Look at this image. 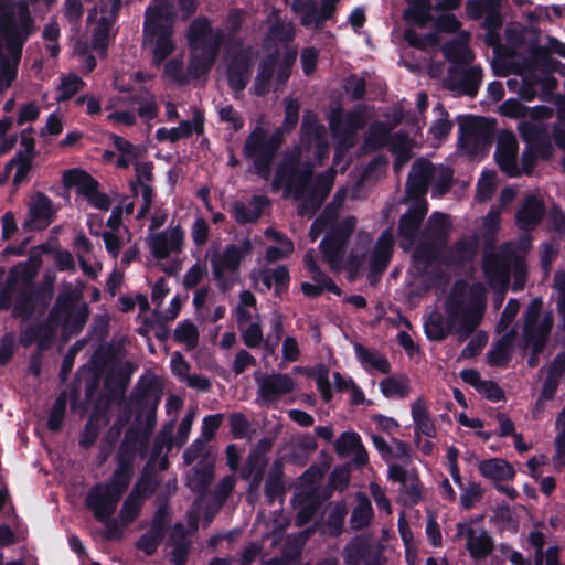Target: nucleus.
<instances>
[{
	"label": "nucleus",
	"instance_id": "obj_1",
	"mask_svg": "<svg viewBox=\"0 0 565 565\" xmlns=\"http://www.w3.org/2000/svg\"><path fill=\"white\" fill-rule=\"evenodd\" d=\"M284 103L282 125L277 127L269 137L263 127L256 126L247 136L243 147L244 156L253 159L254 173L266 181L271 175L274 159L285 142V134L294 131L299 121V102L295 98H285Z\"/></svg>",
	"mask_w": 565,
	"mask_h": 565
},
{
	"label": "nucleus",
	"instance_id": "obj_2",
	"mask_svg": "<svg viewBox=\"0 0 565 565\" xmlns=\"http://www.w3.org/2000/svg\"><path fill=\"white\" fill-rule=\"evenodd\" d=\"M225 32L214 30L209 18L202 15L195 18L186 31V40L192 51L201 50L193 55L188 65V71L193 78H200L211 72L221 47L225 42Z\"/></svg>",
	"mask_w": 565,
	"mask_h": 565
},
{
	"label": "nucleus",
	"instance_id": "obj_3",
	"mask_svg": "<svg viewBox=\"0 0 565 565\" xmlns=\"http://www.w3.org/2000/svg\"><path fill=\"white\" fill-rule=\"evenodd\" d=\"M161 402V388L157 377L147 379L141 376L135 385L129 396V402L125 404L124 414L118 417V423L126 424L135 407V423L149 436L156 427L157 409Z\"/></svg>",
	"mask_w": 565,
	"mask_h": 565
},
{
	"label": "nucleus",
	"instance_id": "obj_4",
	"mask_svg": "<svg viewBox=\"0 0 565 565\" xmlns=\"http://www.w3.org/2000/svg\"><path fill=\"white\" fill-rule=\"evenodd\" d=\"M355 226L356 218L347 216L333 224L320 242L319 248L322 259L329 265L331 271L340 273L343 269L349 241L355 231Z\"/></svg>",
	"mask_w": 565,
	"mask_h": 565
},
{
	"label": "nucleus",
	"instance_id": "obj_5",
	"mask_svg": "<svg viewBox=\"0 0 565 565\" xmlns=\"http://www.w3.org/2000/svg\"><path fill=\"white\" fill-rule=\"evenodd\" d=\"M459 141L462 142L468 151L478 153L488 150L493 140L494 124L492 120L482 116L458 117Z\"/></svg>",
	"mask_w": 565,
	"mask_h": 565
},
{
	"label": "nucleus",
	"instance_id": "obj_6",
	"mask_svg": "<svg viewBox=\"0 0 565 565\" xmlns=\"http://www.w3.org/2000/svg\"><path fill=\"white\" fill-rule=\"evenodd\" d=\"M241 255L237 245H226L222 254L215 253L211 258L213 279L223 292L231 290L238 280Z\"/></svg>",
	"mask_w": 565,
	"mask_h": 565
},
{
	"label": "nucleus",
	"instance_id": "obj_7",
	"mask_svg": "<svg viewBox=\"0 0 565 565\" xmlns=\"http://www.w3.org/2000/svg\"><path fill=\"white\" fill-rule=\"evenodd\" d=\"M255 381L258 385L256 401L263 405L277 403L295 388L294 379L286 373L256 374Z\"/></svg>",
	"mask_w": 565,
	"mask_h": 565
},
{
	"label": "nucleus",
	"instance_id": "obj_8",
	"mask_svg": "<svg viewBox=\"0 0 565 565\" xmlns=\"http://www.w3.org/2000/svg\"><path fill=\"white\" fill-rule=\"evenodd\" d=\"M122 497L104 482L94 484L85 499L86 508L93 513L96 521H108L117 510Z\"/></svg>",
	"mask_w": 565,
	"mask_h": 565
},
{
	"label": "nucleus",
	"instance_id": "obj_9",
	"mask_svg": "<svg viewBox=\"0 0 565 565\" xmlns=\"http://www.w3.org/2000/svg\"><path fill=\"white\" fill-rule=\"evenodd\" d=\"M482 82V70L480 66L462 68L450 65L447 70V78L444 87L448 90L459 92L461 95L476 97Z\"/></svg>",
	"mask_w": 565,
	"mask_h": 565
},
{
	"label": "nucleus",
	"instance_id": "obj_10",
	"mask_svg": "<svg viewBox=\"0 0 565 565\" xmlns=\"http://www.w3.org/2000/svg\"><path fill=\"white\" fill-rule=\"evenodd\" d=\"M366 126L365 111L353 109L343 114L341 106L332 109L329 116V127L334 137L341 139L352 138L359 130Z\"/></svg>",
	"mask_w": 565,
	"mask_h": 565
},
{
	"label": "nucleus",
	"instance_id": "obj_11",
	"mask_svg": "<svg viewBox=\"0 0 565 565\" xmlns=\"http://www.w3.org/2000/svg\"><path fill=\"white\" fill-rule=\"evenodd\" d=\"M457 536L466 539V550L475 562L486 559L494 550V540L490 533L486 529L478 533L470 523H458Z\"/></svg>",
	"mask_w": 565,
	"mask_h": 565
},
{
	"label": "nucleus",
	"instance_id": "obj_12",
	"mask_svg": "<svg viewBox=\"0 0 565 565\" xmlns=\"http://www.w3.org/2000/svg\"><path fill=\"white\" fill-rule=\"evenodd\" d=\"M545 214L544 201L539 195L530 193L524 196L516 210L514 222L520 231L530 233L542 223Z\"/></svg>",
	"mask_w": 565,
	"mask_h": 565
},
{
	"label": "nucleus",
	"instance_id": "obj_13",
	"mask_svg": "<svg viewBox=\"0 0 565 565\" xmlns=\"http://www.w3.org/2000/svg\"><path fill=\"white\" fill-rule=\"evenodd\" d=\"M518 140L512 132H504L499 137L494 160L500 171L509 178L522 175V171L518 166Z\"/></svg>",
	"mask_w": 565,
	"mask_h": 565
},
{
	"label": "nucleus",
	"instance_id": "obj_14",
	"mask_svg": "<svg viewBox=\"0 0 565 565\" xmlns=\"http://www.w3.org/2000/svg\"><path fill=\"white\" fill-rule=\"evenodd\" d=\"M394 235L391 227L377 237L369 260V277H380L387 269L394 253Z\"/></svg>",
	"mask_w": 565,
	"mask_h": 565
},
{
	"label": "nucleus",
	"instance_id": "obj_15",
	"mask_svg": "<svg viewBox=\"0 0 565 565\" xmlns=\"http://www.w3.org/2000/svg\"><path fill=\"white\" fill-rule=\"evenodd\" d=\"M253 60L249 50H241L233 55L226 70L227 83L232 90L243 92L252 76Z\"/></svg>",
	"mask_w": 565,
	"mask_h": 565
},
{
	"label": "nucleus",
	"instance_id": "obj_16",
	"mask_svg": "<svg viewBox=\"0 0 565 565\" xmlns=\"http://www.w3.org/2000/svg\"><path fill=\"white\" fill-rule=\"evenodd\" d=\"M435 177L434 164L425 159H418L412 166L407 179V194L414 200H426L425 195Z\"/></svg>",
	"mask_w": 565,
	"mask_h": 565
},
{
	"label": "nucleus",
	"instance_id": "obj_17",
	"mask_svg": "<svg viewBox=\"0 0 565 565\" xmlns=\"http://www.w3.org/2000/svg\"><path fill=\"white\" fill-rule=\"evenodd\" d=\"M542 309L543 300L540 297L532 299L526 307L523 315V338L531 339L533 335H542L545 329L546 335H550L554 323L553 315L552 312H546L541 321H539Z\"/></svg>",
	"mask_w": 565,
	"mask_h": 565
},
{
	"label": "nucleus",
	"instance_id": "obj_18",
	"mask_svg": "<svg viewBox=\"0 0 565 565\" xmlns=\"http://www.w3.org/2000/svg\"><path fill=\"white\" fill-rule=\"evenodd\" d=\"M415 202L399 217L397 234L411 245L414 244L423 221L428 211L426 200H414Z\"/></svg>",
	"mask_w": 565,
	"mask_h": 565
},
{
	"label": "nucleus",
	"instance_id": "obj_19",
	"mask_svg": "<svg viewBox=\"0 0 565 565\" xmlns=\"http://www.w3.org/2000/svg\"><path fill=\"white\" fill-rule=\"evenodd\" d=\"M533 39L529 44V58L527 65L533 70H537L545 75L555 73L561 62L551 56L548 47L539 44L540 41V29L532 26Z\"/></svg>",
	"mask_w": 565,
	"mask_h": 565
},
{
	"label": "nucleus",
	"instance_id": "obj_20",
	"mask_svg": "<svg viewBox=\"0 0 565 565\" xmlns=\"http://www.w3.org/2000/svg\"><path fill=\"white\" fill-rule=\"evenodd\" d=\"M184 231L180 225L173 227L170 233L160 232L149 241L151 254L157 259H166L170 253L180 252L183 245Z\"/></svg>",
	"mask_w": 565,
	"mask_h": 565
},
{
	"label": "nucleus",
	"instance_id": "obj_21",
	"mask_svg": "<svg viewBox=\"0 0 565 565\" xmlns=\"http://www.w3.org/2000/svg\"><path fill=\"white\" fill-rule=\"evenodd\" d=\"M29 213L30 220L23 224L24 228L29 231L44 230L56 217L52 200L42 192L38 193L35 201L30 206Z\"/></svg>",
	"mask_w": 565,
	"mask_h": 565
},
{
	"label": "nucleus",
	"instance_id": "obj_22",
	"mask_svg": "<svg viewBox=\"0 0 565 565\" xmlns=\"http://www.w3.org/2000/svg\"><path fill=\"white\" fill-rule=\"evenodd\" d=\"M270 204L266 195H253L248 204L236 201L233 203L231 213L239 225H246L257 222L266 206Z\"/></svg>",
	"mask_w": 565,
	"mask_h": 565
},
{
	"label": "nucleus",
	"instance_id": "obj_23",
	"mask_svg": "<svg viewBox=\"0 0 565 565\" xmlns=\"http://www.w3.org/2000/svg\"><path fill=\"white\" fill-rule=\"evenodd\" d=\"M0 28L6 40L8 52L14 61H19L26 39L21 35L18 23L11 12L3 13L0 20Z\"/></svg>",
	"mask_w": 565,
	"mask_h": 565
},
{
	"label": "nucleus",
	"instance_id": "obj_24",
	"mask_svg": "<svg viewBox=\"0 0 565 565\" xmlns=\"http://www.w3.org/2000/svg\"><path fill=\"white\" fill-rule=\"evenodd\" d=\"M131 373L132 365L127 363L125 366L106 376L104 384L108 392L109 399L119 404L125 402Z\"/></svg>",
	"mask_w": 565,
	"mask_h": 565
},
{
	"label": "nucleus",
	"instance_id": "obj_25",
	"mask_svg": "<svg viewBox=\"0 0 565 565\" xmlns=\"http://www.w3.org/2000/svg\"><path fill=\"white\" fill-rule=\"evenodd\" d=\"M82 297L81 290L73 289L71 284H66L49 311V320L60 324L62 317L71 313V310L77 306Z\"/></svg>",
	"mask_w": 565,
	"mask_h": 565
},
{
	"label": "nucleus",
	"instance_id": "obj_26",
	"mask_svg": "<svg viewBox=\"0 0 565 565\" xmlns=\"http://www.w3.org/2000/svg\"><path fill=\"white\" fill-rule=\"evenodd\" d=\"M478 470L482 477L492 480L494 486L502 481L513 480L516 473L515 469L502 458L481 460Z\"/></svg>",
	"mask_w": 565,
	"mask_h": 565
},
{
	"label": "nucleus",
	"instance_id": "obj_27",
	"mask_svg": "<svg viewBox=\"0 0 565 565\" xmlns=\"http://www.w3.org/2000/svg\"><path fill=\"white\" fill-rule=\"evenodd\" d=\"M63 184L71 189L76 186L77 193L88 199L99 186L98 181L87 171L73 168L63 172Z\"/></svg>",
	"mask_w": 565,
	"mask_h": 565
},
{
	"label": "nucleus",
	"instance_id": "obj_28",
	"mask_svg": "<svg viewBox=\"0 0 565 565\" xmlns=\"http://www.w3.org/2000/svg\"><path fill=\"white\" fill-rule=\"evenodd\" d=\"M56 324L54 321H46L34 323L28 327L23 331V342L24 344H31L36 342L39 348L46 349L51 343H53L56 334Z\"/></svg>",
	"mask_w": 565,
	"mask_h": 565
},
{
	"label": "nucleus",
	"instance_id": "obj_29",
	"mask_svg": "<svg viewBox=\"0 0 565 565\" xmlns=\"http://www.w3.org/2000/svg\"><path fill=\"white\" fill-rule=\"evenodd\" d=\"M473 303H470L462 310L458 318L459 327L455 328V333H459L462 339L471 334L479 326L484 310L483 299L473 297Z\"/></svg>",
	"mask_w": 565,
	"mask_h": 565
},
{
	"label": "nucleus",
	"instance_id": "obj_30",
	"mask_svg": "<svg viewBox=\"0 0 565 565\" xmlns=\"http://www.w3.org/2000/svg\"><path fill=\"white\" fill-rule=\"evenodd\" d=\"M482 271L489 284L505 285L510 279V265L495 254H487L482 260Z\"/></svg>",
	"mask_w": 565,
	"mask_h": 565
},
{
	"label": "nucleus",
	"instance_id": "obj_31",
	"mask_svg": "<svg viewBox=\"0 0 565 565\" xmlns=\"http://www.w3.org/2000/svg\"><path fill=\"white\" fill-rule=\"evenodd\" d=\"M412 417L415 423V440L417 445L420 443V435H425L428 438L436 437L435 423L430 417V414L422 399H416L412 404Z\"/></svg>",
	"mask_w": 565,
	"mask_h": 565
},
{
	"label": "nucleus",
	"instance_id": "obj_32",
	"mask_svg": "<svg viewBox=\"0 0 565 565\" xmlns=\"http://www.w3.org/2000/svg\"><path fill=\"white\" fill-rule=\"evenodd\" d=\"M456 323L450 322L440 312L434 311L424 323V331L428 340L440 342L449 334L455 333Z\"/></svg>",
	"mask_w": 565,
	"mask_h": 565
},
{
	"label": "nucleus",
	"instance_id": "obj_33",
	"mask_svg": "<svg viewBox=\"0 0 565 565\" xmlns=\"http://www.w3.org/2000/svg\"><path fill=\"white\" fill-rule=\"evenodd\" d=\"M353 349L356 359L364 369L372 367L382 374L391 372V364L387 358L376 350L369 349L361 343H354Z\"/></svg>",
	"mask_w": 565,
	"mask_h": 565
},
{
	"label": "nucleus",
	"instance_id": "obj_34",
	"mask_svg": "<svg viewBox=\"0 0 565 565\" xmlns=\"http://www.w3.org/2000/svg\"><path fill=\"white\" fill-rule=\"evenodd\" d=\"M312 178L310 168L298 169L295 164L288 166V180L286 190L294 192V198L300 200L305 198Z\"/></svg>",
	"mask_w": 565,
	"mask_h": 565
},
{
	"label": "nucleus",
	"instance_id": "obj_35",
	"mask_svg": "<svg viewBox=\"0 0 565 565\" xmlns=\"http://www.w3.org/2000/svg\"><path fill=\"white\" fill-rule=\"evenodd\" d=\"M204 113L200 109H195L192 120H182L178 127L169 129L171 142L175 143L180 139L191 137L193 134L198 136L202 135L204 132Z\"/></svg>",
	"mask_w": 565,
	"mask_h": 565
},
{
	"label": "nucleus",
	"instance_id": "obj_36",
	"mask_svg": "<svg viewBox=\"0 0 565 565\" xmlns=\"http://www.w3.org/2000/svg\"><path fill=\"white\" fill-rule=\"evenodd\" d=\"M158 29L161 32L148 35L151 38H156L153 49V64L156 66H159L166 58H168L175 47L172 41V26H160Z\"/></svg>",
	"mask_w": 565,
	"mask_h": 565
},
{
	"label": "nucleus",
	"instance_id": "obj_37",
	"mask_svg": "<svg viewBox=\"0 0 565 565\" xmlns=\"http://www.w3.org/2000/svg\"><path fill=\"white\" fill-rule=\"evenodd\" d=\"M374 516V511L370 499L360 493L358 504L354 507L350 518L351 527L355 531L367 527Z\"/></svg>",
	"mask_w": 565,
	"mask_h": 565
},
{
	"label": "nucleus",
	"instance_id": "obj_38",
	"mask_svg": "<svg viewBox=\"0 0 565 565\" xmlns=\"http://www.w3.org/2000/svg\"><path fill=\"white\" fill-rule=\"evenodd\" d=\"M167 532L168 531L150 523L149 530L136 541L135 546L147 556H152L163 542Z\"/></svg>",
	"mask_w": 565,
	"mask_h": 565
},
{
	"label": "nucleus",
	"instance_id": "obj_39",
	"mask_svg": "<svg viewBox=\"0 0 565 565\" xmlns=\"http://www.w3.org/2000/svg\"><path fill=\"white\" fill-rule=\"evenodd\" d=\"M438 257V249L431 242H423L418 244L412 254V264L424 274L434 264Z\"/></svg>",
	"mask_w": 565,
	"mask_h": 565
},
{
	"label": "nucleus",
	"instance_id": "obj_40",
	"mask_svg": "<svg viewBox=\"0 0 565 565\" xmlns=\"http://www.w3.org/2000/svg\"><path fill=\"white\" fill-rule=\"evenodd\" d=\"M159 487V479L154 471H149L145 468L139 479L134 484L130 493L139 498L141 501H146L150 498Z\"/></svg>",
	"mask_w": 565,
	"mask_h": 565
},
{
	"label": "nucleus",
	"instance_id": "obj_41",
	"mask_svg": "<svg viewBox=\"0 0 565 565\" xmlns=\"http://www.w3.org/2000/svg\"><path fill=\"white\" fill-rule=\"evenodd\" d=\"M36 308L38 306L29 288H20L15 297V302L12 309V316L14 318H20L22 321H28L33 317Z\"/></svg>",
	"mask_w": 565,
	"mask_h": 565
},
{
	"label": "nucleus",
	"instance_id": "obj_42",
	"mask_svg": "<svg viewBox=\"0 0 565 565\" xmlns=\"http://www.w3.org/2000/svg\"><path fill=\"white\" fill-rule=\"evenodd\" d=\"M430 10L431 4L428 0H411L404 18L408 23L423 28L430 19Z\"/></svg>",
	"mask_w": 565,
	"mask_h": 565
},
{
	"label": "nucleus",
	"instance_id": "obj_43",
	"mask_svg": "<svg viewBox=\"0 0 565 565\" xmlns=\"http://www.w3.org/2000/svg\"><path fill=\"white\" fill-rule=\"evenodd\" d=\"M527 146L533 149L536 157L548 160L553 156V146L550 137L540 129H533L524 136Z\"/></svg>",
	"mask_w": 565,
	"mask_h": 565
},
{
	"label": "nucleus",
	"instance_id": "obj_44",
	"mask_svg": "<svg viewBox=\"0 0 565 565\" xmlns=\"http://www.w3.org/2000/svg\"><path fill=\"white\" fill-rule=\"evenodd\" d=\"M36 303L46 309L52 301L54 294V276L45 274L39 285L26 286Z\"/></svg>",
	"mask_w": 565,
	"mask_h": 565
},
{
	"label": "nucleus",
	"instance_id": "obj_45",
	"mask_svg": "<svg viewBox=\"0 0 565 565\" xmlns=\"http://www.w3.org/2000/svg\"><path fill=\"white\" fill-rule=\"evenodd\" d=\"M324 131V127L319 124L318 115L312 110H305L300 126V136L303 142L319 140Z\"/></svg>",
	"mask_w": 565,
	"mask_h": 565
},
{
	"label": "nucleus",
	"instance_id": "obj_46",
	"mask_svg": "<svg viewBox=\"0 0 565 565\" xmlns=\"http://www.w3.org/2000/svg\"><path fill=\"white\" fill-rule=\"evenodd\" d=\"M463 288L465 282L459 280L455 284L448 298L445 301V311L450 322L457 323V320L465 308L463 307Z\"/></svg>",
	"mask_w": 565,
	"mask_h": 565
},
{
	"label": "nucleus",
	"instance_id": "obj_47",
	"mask_svg": "<svg viewBox=\"0 0 565 565\" xmlns=\"http://www.w3.org/2000/svg\"><path fill=\"white\" fill-rule=\"evenodd\" d=\"M199 338V329L190 320H183L180 322L173 332V340L177 343L184 344L188 350H193L198 347Z\"/></svg>",
	"mask_w": 565,
	"mask_h": 565
},
{
	"label": "nucleus",
	"instance_id": "obj_48",
	"mask_svg": "<svg viewBox=\"0 0 565 565\" xmlns=\"http://www.w3.org/2000/svg\"><path fill=\"white\" fill-rule=\"evenodd\" d=\"M143 503V501L131 493L126 497L118 514V519L122 527L130 525L139 518Z\"/></svg>",
	"mask_w": 565,
	"mask_h": 565
},
{
	"label": "nucleus",
	"instance_id": "obj_49",
	"mask_svg": "<svg viewBox=\"0 0 565 565\" xmlns=\"http://www.w3.org/2000/svg\"><path fill=\"white\" fill-rule=\"evenodd\" d=\"M347 513L348 507L345 501L341 500L334 503L326 520V526L330 536L337 537L342 533Z\"/></svg>",
	"mask_w": 565,
	"mask_h": 565
},
{
	"label": "nucleus",
	"instance_id": "obj_50",
	"mask_svg": "<svg viewBox=\"0 0 565 565\" xmlns=\"http://www.w3.org/2000/svg\"><path fill=\"white\" fill-rule=\"evenodd\" d=\"M443 53L445 58L456 66L466 64L472 58L471 51L465 43L459 41L447 42L443 46Z\"/></svg>",
	"mask_w": 565,
	"mask_h": 565
},
{
	"label": "nucleus",
	"instance_id": "obj_51",
	"mask_svg": "<svg viewBox=\"0 0 565 565\" xmlns=\"http://www.w3.org/2000/svg\"><path fill=\"white\" fill-rule=\"evenodd\" d=\"M550 335H546V329L542 332V335H533L531 339H526L522 337L523 348L531 349V352L527 356L526 363L531 369H534L539 365L540 355L543 353L547 340Z\"/></svg>",
	"mask_w": 565,
	"mask_h": 565
},
{
	"label": "nucleus",
	"instance_id": "obj_52",
	"mask_svg": "<svg viewBox=\"0 0 565 565\" xmlns=\"http://www.w3.org/2000/svg\"><path fill=\"white\" fill-rule=\"evenodd\" d=\"M132 476L134 470L117 466L110 479L103 482L108 486L109 489L124 497L129 488Z\"/></svg>",
	"mask_w": 565,
	"mask_h": 565
},
{
	"label": "nucleus",
	"instance_id": "obj_53",
	"mask_svg": "<svg viewBox=\"0 0 565 565\" xmlns=\"http://www.w3.org/2000/svg\"><path fill=\"white\" fill-rule=\"evenodd\" d=\"M67 399L64 394H61L54 401L47 417V428L53 433H58L62 429L63 420L66 413Z\"/></svg>",
	"mask_w": 565,
	"mask_h": 565
},
{
	"label": "nucleus",
	"instance_id": "obj_54",
	"mask_svg": "<svg viewBox=\"0 0 565 565\" xmlns=\"http://www.w3.org/2000/svg\"><path fill=\"white\" fill-rule=\"evenodd\" d=\"M267 466V457H260L255 452H249L241 469V478H249L254 476L265 477Z\"/></svg>",
	"mask_w": 565,
	"mask_h": 565
},
{
	"label": "nucleus",
	"instance_id": "obj_55",
	"mask_svg": "<svg viewBox=\"0 0 565 565\" xmlns=\"http://www.w3.org/2000/svg\"><path fill=\"white\" fill-rule=\"evenodd\" d=\"M362 448L361 437L355 431H343L334 443L338 455L344 456Z\"/></svg>",
	"mask_w": 565,
	"mask_h": 565
},
{
	"label": "nucleus",
	"instance_id": "obj_56",
	"mask_svg": "<svg viewBox=\"0 0 565 565\" xmlns=\"http://www.w3.org/2000/svg\"><path fill=\"white\" fill-rule=\"evenodd\" d=\"M460 494V505L463 510H470L479 502L483 497V490L481 486L475 481H469L467 484L462 483Z\"/></svg>",
	"mask_w": 565,
	"mask_h": 565
},
{
	"label": "nucleus",
	"instance_id": "obj_57",
	"mask_svg": "<svg viewBox=\"0 0 565 565\" xmlns=\"http://www.w3.org/2000/svg\"><path fill=\"white\" fill-rule=\"evenodd\" d=\"M275 74V68L267 66L266 64L258 65L257 75L254 81V94L256 96H265L270 90V83Z\"/></svg>",
	"mask_w": 565,
	"mask_h": 565
},
{
	"label": "nucleus",
	"instance_id": "obj_58",
	"mask_svg": "<svg viewBox=\"0 0 565 565\" xmlns=\"http://www.w3.org/2000/svg\"><path fill=\"white\" fill-rule=\"evenodd\" d=\"M381 393L386 398L401 397L404 398L408 395V385L404 381H399L393 376L383 379L380 382Z\"/></svg>",
	"mask_w": 565,
	"mask_h": 565
},
{
	"label": "nucleus",
	"instance_id": "obj_59",
	"mask_svg": "<svg viewBox=\"0 0 565 565\" xmlns=\"http://www.w3.org/2000/svg\"><path fill=\"white\" fill-rule=\"evenodd\" d=\"M164 18V11L162 8H147L145 13L143 21V33L145 35L153 34L161 32L158 28L160 26H171L170 24L161 23V20Z\"/></svg>",
	"mask_w": 565,
	"mask_h": 565
},
{
	"label": "nucleus",
	"instance_id": "obj_60",
	"mask_svg": "<svg viewBox=\"0 0 565 565\" xmlns=\"http://www.w3.org/2000/svg\"><path fill=\"white\" fill-rule=\"evenodd\" d=\"M84 85L83 79L76 74H70L63 77L62 83L58 87L60 95L58 102H66L73 98Z\"/></svg>",
	"mask_w": 565,
	"mask_h": 565
},
{
	"label": "nucleus",
	"instance_id": "obj_61",
	"mask_svg": "<svg viewBox=\"0 0 565 565\" xmlns=\"http://www.w3.org/2000/svg\"><path fill=\"white\" fill-rule=\"evenodd\" d=\"M454 184V169L448 166H443L438 170L435 186L433 189V196H443L448 193Z\"/></svg>",
	"mask_w": 565,
	"mask_h": 565
},
{
	"label": "nucleus",
	"instance_id": "obj_62",
	"mask_svg": "<svg viewBox=\"0 0 565 565\" xmlns=\"http://www.w3.org/2000/svg\"><path fill=\"white\" fill-rule=\"evenodd\" d=\"M497 174L494 171H483L477 184V199L487 201L495 190Z\"/></svg>",
	"mask_w": 565,
	"mask_h": 565
},
{
	"label": "nucleus",
	"instance_id": "obj_63",
	"mask_svg": "<svg viewBox=\"0 0 565 565\" xmlns=\"http://www.w3.org/2000/svg\"><path fill=\"white\" fill-rule=\"evenodd\" d=\"M89 316V307L87 303L83 302L79 306H76L71 313H67L64 319L65 326H72V328L79 332L85 326Z\"/></svg>",
	"mask_w": 565,
	"mask_h": 565
},
{
	"label": "nucleus",
	"instance_id": "obj_64",
	"mask_svg": "<svg viewBox=\"0 0 565 565\" xmlns=\"http://www.w3.org/2000/svg\"><path fill=\"white\" fill-rule=\"evenodd\" d=\"M448 215L441 212H434L428 217L425 230L430 232L434 236H447L448 234Z\"/></svg>",
	"mask_w": 565,
	"mask_h": 565
}]
</instances>
